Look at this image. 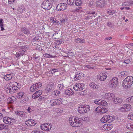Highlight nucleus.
Instances as JSON below:
<instances>
[{
	"label": "nucleus",
	"instance_id": "obj_61",
	"mask_svg": "<svg viewBox=\"0 0 133 133\" xmlns=\"http://www.w3.org/2000/svg\"><path fill=\"white\" fill-rule=\"evenodd\" d=\"M31 133H40V132L38 131H33L31 132Z\"/></svg>",
	"mask_w": 133,
	"mask_h": 133
},
{
	"label": "nucleus",
	"instance_id": "obj_55",
	"mask_svg": "<svg viewBox=\"0 0 133 133\" xmlns=\"http://www.w3.org/2000/svg\"><path fill=\"white\" fill-rule=\"evenodd\" d=\"M3 19L2 18L0 19V27L3 26Z\"/></svg>",
	"mask_w": 133,
	"mask_h": 133
},
{
	"label": "nucleus",
	"instance_id": "obj_4",
	"mask_svg": "<svg viewBox=\"0 0 133 133\" xmlns=\"http://www.w3.org/2000/svg\"><path fill=\"white\" fill-rule=\"evenodd\" d=\"M41 6L43 8L47 10L50 9L52 7V5L49 1L45 0L41 4Z\"/></svg>",
	"mask_w": 133,
	"mask_h": 133
},
{
	"label": "nucleus",
	"instance_id": "obj_13",
	"mask_svg": "<svg viewBox=\"0 0 133 133\" xmlns=\"http://www.w3.org/2000/svg\"><path fill=\"white\" fill-rule=\"evenodd\" d=\"M25 123L28 126H33L35 125L36 123L34 120L28 119L25 121Z\"/></svg>",
	"mask_w": 133,
	"mask_h": 133
},
{
	"label": "nucleus",
	"instance_id": "obj_14",
	"mask_svg": "<svg viewBox=\"0 0 133 133\" xmlns=\"http://www.w3.org/2000/svg\"><path fill=\"white\" fill-rule=\"evenodd\" d=\"M42 93V90H39L37 91L32 95V97L33 99L39 97Z\"/></svg>",
	"mask_w": 133,
	"mask_h": 133
},
{
	"label": "nucleus",
	"instance_id": "obj_19",
	"mask_svg": "<svg viewBox=\"0 0 133 133\" xmlns=\"http://www.w3.org/2000/svg\"><path fill=\"white\" fill-rule=\"evenodd\" d=\"M13 77V73H10L9 74H7L5 75L3 77L5 80L6 81H9Z\"/></svg>",
	"mask_w": 133,
	"mask_h": 133
},
{
	"label": "nucleus",
	"instance_id": "obj_43",
	"mask_svg": "<svg viewBox=\"0 0 133 133\" xmlns=\"http://www.w3.org/2000/svg\"><path fill=\"white\" fill-rule=\"evenodd\" d=\"M22 32L24 34H28L30 33L29 30L25 28H23L22 29Z\"/></svg>",
	"mask_w": 133,
	"mask_h": 133
},
{
	"label": "nucleus",
	"instance_id": "obj_27",
	"mask_svg": "<svg viewBox=\"0 0 133 133\" xmlns=\"http://www.w3.org/2000/svg\"><path fill=\"white\" fill-rule=\"evenodd\" d=\"M24 93L23 92H19L17 93V97L18 99L24 98Z\"/></svg>",
	"mask_w": 133,
	"mask_h": 133
},
{
	"label": "nucleus",
	"instance_id": "obj_9",
	"mask_svg": "<svg viewBox=\"0 0 133 133\" xmlns=\"http://www.w3.org/2000/svg\"><path fill=\"white\" fill-rule=\"evenodd\" d=\"M94 102L95 104L102 107L105 106L107 105V102L106 101L101 99H96L95 100Z\"/></svg>",
	"mask_w": 133,
	"mask_h": 133
},
{
	"label": "nucleus",
	"instance_id": "obj_36",
	"mask_svg": "<svg viewBox=\"0 0 133 133\" xmlns=\"http://www.w3.org/2000/svg\"><path fill=\"white\" fill-rule=\"evenodd\" d=\"M120 74L122 77H126L128 75L129 72L126 71H123L121 72Z\"/></svg>",
	"mask_w": 133,
	"mask_h": 133
},
{
	"label": "nucleus",
	"instance_id": "obj_30",
	"mask_svg": "<svg viewBox=\"0 0 133 133\" xmlns=\"http://www.w3.org/2000/svg\"><path fill=\"white\" fill-rule=\"evenodd\" d=\"M124 108H125V111L126 112L130 110L131 109V105L129 104H127L124 105Z\"/></svg>",
	"mask_w": 133,
	"mask_h": 133
},
{
	"label": "nucleus",
	"instance_id": "obj_62",
	"mask_svg": "<svg viewBox=\"0 0 133 133\" xmlns=\"http://www.w3.org/2000/svg\"><path fill=\"white\" fill-rule=\"evenodd\" d=\"M107 24L108 26H110L112 25L111 23L110 22H108Z\"/></svg>",
	"mask_w": 133,
	"mask_h": 133
},
{
	"label": "nucleus",
	"instance_id": "obj_52",
	"mask_svg": "<svg viewBox=\"0 0 133 133\" xmlns=\"http://www.w3.org/2000/svg\"><path fill=\"white\" fill-rule=\"evenodd\" d=\"M81 8V7H79L73 10L72 11L74 12H78L80 10L79 9Z\"/></svg>",
	"mask_w": 133,
	"mask_h": 133
},
{
	"label": "nucleus",
	"instance_id": "obj_37",
	"mask_svg": "<svg viewBox=\"0 0 133 133\" xmlns=\"http://www.w3.org/2000/svg\"><path fill=\"white\" fill-rule=\"evenodd\" d=\"M75 3L76 6H80L82 4V1L81 0H76Z\"/></svg>",
	"mask_w": 133,
	"mask_h": 133
},
{
	"label": "nucleus",
	"instance_id": "obj_64",
	"mask_svg": "<svg viewBox=\"0 0 133 133\" xmlns=\"http://www.w3.org/2000/svg\"><path fill=\"white\" fill-rule=\"evenodd\" d=\"M27 111L29 112H31V110L30 107H28L27 109Z\"/></svg>",
	"mask_w": 133,
	"mask_h": 133
},
{
	"label": "nucleus",
	"instance_id": "obj_17",
	"mask_svg": "<svg viewBox=\"0 0 133 133\" xmlns=\"http://www.w3.org/2000/svg\"><path fill=\"white\" fill-rule=\"evenodd\" d=\"M107 77V75L105 73L100 74L98 75L97 78L100 81H104Z\"/></svg>",
	"mask_w": 133,
	"mask_h": 133
},
{
	"label": "nucleus",
	"instance_id": "obj_26",
	"mask_svg": "<svg viewBox=\"0 0 133 133\" xmlns=\"http://www.w3.org/2000/svg\"><path fill=\"white\" fill-rule=\"evenodd\" d=\"M108 116L109 117V115H105L101 118V121L102 122H103L104 123H108L107 121H108Z\"/></svg>",
	"mask_w": 133,
	"mask_h": 133
},
{
	"label": "nucleus",
	"instance_id": "obj_10",
	"mask_svg": "<svg viewBox=\"0 0 133 133\" xmlns=\"http://www.w3.org/2000/svg\"><path fill=\"white\" fill-rule=\"evenodd\" d=\"M84 76V74L81 71H77L75 73V77L74 78L75 81H77L81 79Z\"/></svg>",
	"mask_w": 133,
	"mask_h": 133
},
{
	"label": "nucleus",
	"instance_id": "obj_16",
	"mask_svg": "<svg viewBox=\"0 0 133 133\" xmlns=\"http://www.w3.org/2000/svg\"><path fill=\"white\" fill-rule=\"evenodd\" d=\"M122 99L118 97H114L112 100V102L115 104L118 103L120 104L122 103Z\"/></svg>",
	"mask_w": 133,
	"mask_h": 133
},
{
	"label": "nucleus",
	"instance_id": "obj_5",
	"mask_svg": "<svg viewBox=\"0 0 133 133\" xmlns=\"http://www.w3.org/2000/svg\"><path fill=\"white\" fill-rule=\"evenodd\" d=\"M118 79L116 77H113L111 79L109 83V85L112 88L116 87L117 86L118 82Z\"/></svg>",
	"mask_w": 133,
	"mask_h": 133
},
{
	"label": "nucleus",
	"instance_id": "obj_32",
	"mask_svg": "<svg viewBox=\"0 0 133 133\" xmlns=\"http://www.w3.org/2000/svg\"><path fill=\"white\" fill-rule=\"evenodd\" d=\"M107 12L110 15H112L115 13L116 12L112 9H109L107 10Z\"/></svg>",
	"mask_w": 133,
	"mask_h": 133
},
{
	"label": "nucleus",
	"instance_id": "obj_50",
	"mask_svg": "<svg viewBox=\"0 0 133 133\" xmlns=\"http://www.w3.org/2000/svg\"><path fill=\"white\" fill-rule=\"evenodd\" d=\"M67 21V19L66 18H63L62 19H61V21L62 23H64L65 22H66Z\"/></svg>",
	"mask_w": 133,
	"mask_h": 133
},
{
	"label": "nucleus",
	"instance_id": "obj_8",
	"mask_svg": "<svg viewBox=\"0 0 133 133\" xmlns=\"http://www.w3.org/2000/svg\"><path fill=\"white\" fill-rule=\"evenodd\" d=\"M84 84L82 83H78L75 84L74 86V89L76 91H80L84 88Z\"/></svg>",
	"mask_w": 133,
	"mask_h": 133
},
{
	"label": "nucleus",
	"instance_id": "obj_48",
	"mask_svg": "<svg viewBox=\"0 0 133 133\" xmlns=\"http://www.w3.org/2000/svg\"><path fill=\"white\" fill-rule=\"evenodd\" d=\"M128 118L129 119L133 120V114H129L128 116Z\"/></svg>",
	"mask_w": 133,
	"mask_h": 133
},
{
	"label": "nucleus",
	"instance_id": "obj_47",
	"mask_svg": "<svg viewBox=\"0 0 133 133\" xmlns=\"http://www.w3.org/2000/svg\"><path fill=\"white\" fill-rule=\"evenodd\" d=\"M58 87L60 89H62L64 88V85L63 84H61L58 85Z\"/></svg>",
	"mask_w": 133,
	"mask_h": 133
},
{
	"label": "nucleus",
	"instance_id": "obj_11",
	"mask_svg": "<svg viewBox=\"0 0 133 133\" xmlns=\"http://www.w3.org/2000/svg\"><path fill=\"white\" fill-rule=\"evenodd\" d=\"M67 6L66 3H60L57 5V9L58 11H63L66 9Z\"/></svg>",
	"mask_w": 133,
	"mask_h": 133
},
{
	"label": "nucleus",
	"instance_id": "obj_49",
	"mask_svg": "<svg viewBox=\"0 0 133 133\" xmlns=\"http://www.w3.org/2000/svg\"><path fill=\"white\" fill-rule=\"evenodd\" d=\"M21 98V99L20 101V102L23 103H26L27 101V100L25 98Z\"/></svg>",
	"mask_w": 133,
	"mask_h": 133
},
{
	"label": "nucleus",
	"instance_id": "obj_40",
	"mask_svg": "<svg viewBox=\"0 0 133 133\" xmlns=\"http://www.w3.org/2000/svg\"><path fill=\"white\" fill-rule=\"evenodd\" d=\"M104 0H99L96 2V4L98 5H103Z\"/></svg>",
	"mask_w": 133,
	"mask_h": 133
},
{
	"label": "nucleus",
	"instance_id": "obj_6",
	"mask_svg": "<svg viewBox=\"0 0 133 133\" xmlns=\"http://www.w3.org/2000/svg\"><path fill=\"white\" fill-rule=\"evenodd\" d=\"M61 98L54 99L50 100L49 102L50 105L52 106L59 105L62 103Z\"/></svg>",
	"mask_w": 133,
	"mask_h": 133
},
{
	"label": "nucleus",
	"instance_id": "obj_60",
	"mask_svg": "<svg viewBox=\"0 0 133 133\" xmlns=\"http://www.w3.org/2000/svg\"><path fill=\"white\" fill-rule=\"evenodd\" d=\"M112 39V37H109L106 38L105 39V40H109Z\"/></svg>",
	"mask_w": 133,
	"mask_h": 133
},
{
	"label": "nucleus",
	"instance_id": "obj_42",
	"mask_svg": "<svg viewBox=\"0 0 133 133\" xmlns=\"http://www.w3.org/2000/svg\"><path fill=\"white\" fill-rule=\"evenodd\" d=\"M25 51H26V50L25 51L24 50H22V51H19L18 54H17V56L19 57L21 56H23V55L25 53Z\"/></svg>",
	"mask_w": 133,
	"mask_h": 133
},
{
	"label": "nucleus",
	"instance_id": "obj_45",
	"mask_svg": "<svg viewBox=\"0 0 133 133\" xmlns=\"http://www.w3.org/2000/svg\"><path fill=\"white\" fill-rule=\"evenodd\" d=\"M43 56L45 57L49 58H52L53 56L47 53L43 54Z\"/></svg>",
	"mask_w": 133,
	"mask_h": 133
},
{
	"label": "nucleus",
	"instance_id": "obj_46",
	"mask_svg": "<svg viewBox=\"0 0 133 133\" xmlns=\"http://www.w3.org/2000/svg\"><path fill=\"white\" fill-rule=\"evenodd\" d=\"M34 84L36 85V86L35 87L36 88H37V90L38 89V88H39L41 87L42 85V83L40 82H38Z\"/></svg>",
	"mask_w": 133,
	"mask_h": 133
},
{
	"label": "nucleus",
	"instance_id": "obj_59",
	"mask_svg": "<svg viewBox=\"0 0 133 133\" xmlns=\"http://www.w3.org/2000/svg\"><path fill=\"white\" fill-rule=\"evenodd\" d=\"M91 17V16L89 15H88L87 16H85V19L86 20H87L89 19V18H90Z\"/></svg>",
	"mask_w": 133,
	"mask_h": 133
},
{
	"label": "nucleus",
	"instance_id": "obj_12",
	"mask_svg": "<svg viewBox=\"0 0 133 133\" xmlns=\"http://www.w3.org/2000/svg\"><path fill=\"white\" fill-rule=\"evenodd\" d=\"M41 128L42 129L45 131L50 130L51 128V126H49L48 124L46 123L42 124Z\"/></svg>",
	"mask_w": 133,
	"mask_h": 133
},
{
	"label": "nucleus",
	"instance_id": "obj_31",
	"mask_svg": "<svg viewBox=\"0 0 133 133\" xmlns=\"http://www.w3.org/2000/svg\"><path fill=\"white\" fill-rule=\"evenodd\" d=\"M125 101L127 103H133V96L129 97L126 99Z\"/></svg>",
	"mask_w": 133,
	"mask_h": 133
},
{
	"label": "nucleus",
	"instance_id": "obj_22",
	"mask_svg": "<svg viewBox=\"0 0 133 133\" xmlns=\"http://www.w3.org/2000/svg\"><path fill=\"white\" fill-rule=\"evenodd\" d=\"M89 86L91 88L94 89H98L100 88V87L99 85L94 82H92L90 83Z\"/></svg>",
	"mask_w": 133,
	"mask_h": 133
},
{
	"label": "nucleus",
	"instance_id": "obj_35",
	"mask_svg": "<svg viewBox=\"0 0 133 133\" xmlns=\"http://www.w3.org/2000/svg\"><path fill=\"white\" fill-rule=\"evenodd\" d=\"M36 85L33 84L30 87V90L31 92H33L37 90V88L35 87Z\"/></svg>",
	"mask_w": 133,
	"mask_h": 133
},
{
	"label": "nucleus",
	"instance_id": "obj_63",
	"mask_svg": "<svg viewBox=\"0 0 133 133\" xmlns=\"http://www.w3.org/2000/svg\"><path fill=\"white\" fill-rule=\"evenodd\" d=\"M14 121H15L14 119L11 118V120L10 122H11V123H12L11 124H12L13 123H14Z\"/></svg>",
	"mask_w": 133,
	"mask_h": 133
},
{
	"label": "nucleus",
	"instance_id": "obj_53",
	"mask_svg": "<svg viewBox=\"0 0 133 133\" xmlns=\"http://www.w3.org/2000/svg\"><path fill=\"white\" fill-rule=\"evenodd\" d=\"M123 106V107L120 108L119 109L122 111L126 112V111H125V108H124V105Z\"/></svg>",
	"mask_w": 133,
	"mask_h": 133
},
{
	"label": "nucleus",
	"instance_id": "obj_7",
	"mask_svg": "<svg viewBox=\"0 0 133 133\" xmlns=\"http://www.w3.org/2000/svg\"><path fill=\"white\" fill-rule=\"evenodd\" d=\"M54 89V84L51 82L47 84L45 89V91L46 93L51 92H52Z\"/></svg>",
	"mask_w": 133,
	"mask_h": 133
},
{
	"label": "nucleus",
	"instance_id": "obj_3",
	"mask_svg": "<svg viewBox=\"0 0 133 133\" xmlns=\"http://www.w3.org/2000/svg\"><path fill=\"white\" fill-rule=\"evenodd\" d=\"M89 105L84 104L80 105L78 108V112L79 113L82 114L88 112L90 110Z\"/></svg>",
	"mask_w": 133,
	"mask_h": 133
},
{
	"label": "nucleus",
	"instance_id": "obj_21",
	"mask_svg": "<svg viewBox=\"0 0 133 133\" xmlns=\"http://www.w3.org/2000/svg\"><path fill=\"white\" fill-rule=\"evenodd\" d=\"M3 121L4 123L6 124H11V122H10L11 120V118L7 117H5L3 118Z\"/></svg>",
	"mask_w": 133,
	"mask_h": 133
},
{
	"label": "nucleus",
	"instance_id": "obj_20",
	"mask_svg": "<svg viewBox=\"0 0 133 133\" xmlns=\"http://www.w3.org/2000/svg\"><path fill=\"white\" fill-rule=\"evenodd\" d=\"M77 121H75L74 123H71V125L73 127H78L80 125V124L81 123V121L79 120V119L78 118V119H77Z\"/></svg>",
	"mask_w": 133,
	"mask_h": 133
},
{
	"label": "nucleus",
	"instance_id": "obj_24",
	"mask_svg": "<svg viewBox=\"0 0 133 133\" xmlns=\"http://www.w3.org/2000/svg\"><path fill=\"white\" fill-rule=\"evenodd\" d=\"M65 92L66 95L69 96L72 95L74 94V92L71 89H67L65 91Z\"/></svg>",
	"mask_w": 133,
	"mask_h": 133
},
{
	"label": "nucleus",
	"instance_id": "obj_15",
	"mask_svg": "<svg viewBox=\"0 0 133 133\" xmlns=\"http://www.w3.org/2000/svg\"><path fill=\"white\" fill-rule=\"evenodd\" d=\"M15 113L20 116L22 117L23 118H25L27 117L26 114V112L23 111H16Z\"/></svg>",
	"mask_w": 133,
	"mask_h": 133
},
{
	"label": "nucleus",
	"instance_id": "obj_56",
	"mask_svg": "<svg viewBox=\"0 0 133 133\" xmlns=\"http://www.w3.org/2000/svg\"><path fill=\"white\" fill-rule=\"evenodd\" d=\"M51 22L53 23L54 24H56L57 22V21L56 20V19L55 20H54V19H51Z\"/></svg>",
	"mask_w": 133,
	"mask_h": 133
},
{
	"label": "nucleus",
	"instance_id": "obj_2",
	"mask_svg": "<svg viewBox=\"0 0 133 133\" xmlns=\"http://www.w3.org/2000/svg\"><path fill=\"white\" fill-rule=\"evenodd\" d=\"M133 82V77L131 76H128L123 81L122 85L123 87L128 88L130 87Z\"/></svg>",
	"mask_w": 133,
	"mask_h": 133
},
{
	"label": "nucleus",
	"instance_id": "obj_51",
	"mask_svg": "<svg viewBox=\"0 0 133 133\" xmlns=\"http://www.w3.org/2000/svg\"><path fill=\"white\" fill-rule=\"evenodd\" d=\"M53 93L56 95H58L60 93V91L57 90L53 91Z\"/></svg>",
	"mask_w": 133,
	"mask_h": 133
},
{
	"label": "nucleus",
	"instance_id": "obj_18",
	"mask_svg": "<svg viewBox=\"0 0 133 133\" xmlns=\"http://www.w3.org/2000/svg\"><path fill=\"white\" fill-rule=\"evenodd\" d=\"M105 96V98L109 100L113 99L115 97L114 95L113 94L111 93H106Z\"/></svg>",
	"mask_w": 133,
	"mask_h": 133
},
{
	"label": "nucleus",
	"instance_id": "obj_54",
	"mask_svg": "<svg viewBox=\"0 0 133 133\" xmlns=\"http://www.w3.org/2000/svg\"><path fill=\"white\" fill-rule=\"evenodd\" d=\"M6 126L3 124H0V129L2 130L5 128Z\"/></svg>",
	"mask_w": 133,
	"mask_h": 133
},
{
	"label": "nucleus",
	"instance_id": "obj_25",
	"mask_svg": "<svg viewBox=\"0 0 133 133\" xmlns=\"http://www.w3.org/2000/svg\"><path fill=\"white\" fill-rule=\"evenodd\" d=\"M133 5V1L126 2L123 3L122 4V6L125 7L127 6H131Z\"/></svg>",
	"mask_w": 133,
	"mask_h": 133
},
{
	"label": "nucleus",
	"instance_id": "obj_57",
	"mask_svg": "<svg viewBox=\"0 0 133 133\" xmlns=\"http://www.w3.org/2000/svg\"><path fill=\"white\" fill-rule=\"evenodd\" d=\"M82 119L83 121L87 122L88 121V118L87 117H83Z\"/></svg>",
	"mask_w": 133,
	"mask_h": 133
},
{
	"label": "nucleus",
	"instance_id": "obj_28",
	"mask_svg": "<svg viewBox=\"0 0 133 133\" xmlns=\"http://www.w3.org/2000/svg\"><path fill=\"white\" fill-rule=\"evenodd\" d=\"M103 128L104 130H109L111 129L112 126L110 125L109 124H105L104 125Z\"/></svg>",
	"mask_w": 133,
	"mask_h": 133
},
{
	"label": "nucleus",
	"instance_id": "obj_34",
	"mask_svg": "<svg viewBox=\"0 0 133 133\" xmlns=\"http://www.w3.org/2000/svg\"><path fill=\"white\" fill-rule=\"evenodd\" d=\"M75 42L77 43H83L85 42V40L84 39H81L78 38L77 39H75Z\"/></svg>",
	"mask_w": 133,
	"mask_h": 133
},
{
	"label": "nucleus",
	"instance_id": "obj_38",
	"mask_svg": "<svg viewBox=\"0 0 133 133\" xmlns=\"http://www.w3.org/2000/svg\"><path fill=\"white\" fill-rule=\"evenodd\" d=\"M25 9L24 7L22 6L18 8L17 9L18 11L21 13L23 12V11H25Z\"/></svg>",
	"mask_w": 133,
	"mask_h": 133
},
{
	"label": "nucleus",
	"instance_id": "obj_58",
	"mask_svg": "<svg viewBox=\"0 0 133 133\" xmlns=\"http://www.w3.org/2000/svg\"><path fill=\"white\" fill-rule=\"evenodd\" d=\"M51 72L54 73L56 72H58V70L56 69H52L51 71Z\"/></svg>",
	"mask_w": 133,
	"mask_h": 133
},
{
	"label": "nucleus",
	"instance_id": "obj_23",
	"mask_svg": "<svg viewBox=\"0 0 133 133\" xmlns=\"http://www.w3.org/2000/svg\"><path fill=\"white\" fill-rule=\"evenodd\" d=\"M78 119V117L75 116H70L69 118V122L70 123L71 125V123H74L75 121H77V119Z\"/></svg>",
	"mask_w": 133,
	"mask_h": 133
},
{
	"label": "nucleus",
	"instance_id": "obj_33",
	"mask_svg": "<svg viewBox=\"0 0 133 133\" xmlns=\"http://www.w3.org/2000/svg\"><path fill=\"white\" fill-rule=\"evenodd\" d=\"M108 118L107 122H108V123L111 122H112L113 120H114V117L112 116H110L109 115V117L108 116Z\"/></svg>",
	"mask_w": 133,
	"mask_h": 133
},
{
	"label": "nucleus",
	"instance_id": "obj_39",
	"mask_svg": "<svg viewBox=\"0 0 133 133\" xmlns=\"http://www.w3.org/2000/svg\"><path fill=\"white\" fill-rule=\"evenodd\" d=\"M15 98L14 96H12L11 97H10L8 99V101L9 102L11 103H12L14 102L15 101Z\"/></svg>",
	"mask_w": 133,
	"mask_h": 133
},
{
	"label": "nucleus",
	"instance_id": "obj_29",
	"mask_svg": "<svg viewBox=\"0 0 133 133\" xmlns=\"http://www.w3.org/2000/svg\"><path fill=\"white\" fill-rule=\"evenodd\" d=\"M48 99L47 95L41 96L39 97L38 100L39 101L43 102L44 100Z\"/></svg>",
	"mask_w": 133,
	"mask_h": 133
},
{
	"label": "nucleus",
	"instance_id": "obj_1",
	"mask_svg": "<svg viewBox=\"0 0 133 133\" xmlns=\"http://www.w3.org/2000/svg\"><path fill=\"white\" fill-rule=\"evenodd\" d=\"M21 84L15 82H12L7 84L5 86L7 93L13 94L17 92L20 89Z\"/></svg>",
	"mask_w": 133,
	"mask_h": 133
},
{
	"label": "nucleus",
	"instance_id": "obj_41",
	"mask_svg": "<svg viewBox=\"0 0 133 133\" xmlns=\"http://www.w3.org/2000/svg\"><path fill=\"white\" fill-rule=\"evenodd\" d=\"M105 106H103V107H102V108L100 107L101 108V110L100 111V112L102 113H104L106 112L107 111V109L105 108H104V107Z\"/></svg>",
	"mask_w": 133,
	"mask_h": 133
},
{
	"label": "nucleus",
	"instance_id": "obj_44",
	"mask_svg": "<svg viewBox=\"0 0 133 133\" xmlns=\"http://www.w3.org/2000/svg\"><path fill=\"white\" fill-rule=\"evenodd\" d=\"M75 0H67V4L70 5H73L74 4Z\"/></svg>",
	"mask_w": 133,
	"mask_h": 133
}]
</instances>
